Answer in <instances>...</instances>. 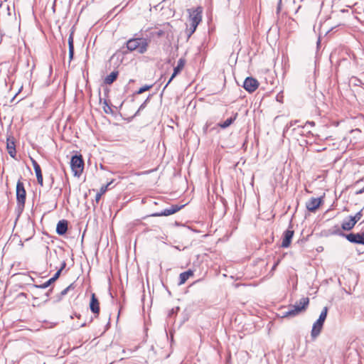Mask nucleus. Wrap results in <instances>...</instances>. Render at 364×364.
I'll return each instance as SVG.
<instances>
[{
  "instance_id": "f257e3e1",
  "label": "nucleus",
  "mask_w": 364,
  "mask_h": 364,
  "mask_svg": "<svg viewBox=\"0 0 364 364\" xmlns=\"http://www.w3.org/2000/svg\"><path fill=\"white\" fill-rule=\"evenodd\" d=\"M309 303L308 297H302L294 305L290 306L289 309L283 313L282 317H294L306 311Z\"/></svg>"
},
{
  "instance_id": "f03ea898",
  "label": "nucleus",
  "mask_w": 364,
  "mask_h": 364,
  "mask_svg": "<svg viewBox=\"0 0 364 364\" xmlns=\"http://www.w3.org/2000/svg\"><path fill=\"white\" fill-rule=\"evenodd\" d=\"M148 46L149 41L143 38H132L127 42V48L129 50L136 51L140 54L147 50Z\"/></svg>"
},
{
  "instance_id": "7ed1b4c3",
  "label": "nucleus",
  "mask_w": 364,
  "mask_h": 364,
  "mask_svg": "<svg viewBox=\"0 0 364 364\" xmlns=\"http://www.w3.org/2000/svg\"><path fill=\"white\" fill-rule=\"evenodd\" d=\"M191 33L195 32L198 25L202 19V9L198 7L195 9H188Z\"/></svg>"
},
{
  "instance_id": "20e7f679",
  "label": "nucleus",
  "mask_w": 364,
  "mask_h": 364,
  "mask_svg": "<svg viewBox=\"0 0 364 364\" xmlns=\"http://www.w3.org/2000/svg\"><path fill=\"white\" fill-rule=\"evenodd\" d=\"M328 313V308L324 307L319 316L318 319L314 323L311 336L314 339L316 338L321 333L323 323L326 318Z\"/></svg>"
},
{
  "instance_id": "39448f33",
  "label": "nucleus",
  "mask_w": 364,
  "mask_h": 364,
  "mask_svg": "<svg viewBox=\"0 0 364 364\" xmlns=\"http://www.w3.org/2000/svg\"><path fill=\"white\" fill-rule=\"evenodd\" d=\"M70 166L75 176H79L82 173L84 162L81 156H73L71 158Z\"/></svg>"
},
{
  "instance_id": "423d86ee",
  "label": "nucleus",
  "mask_w": 364,
  "mask_h": 364,
  "mask_svg": "<svg viewBox=\"0 0 364 364\" xmlns=\"http://www.w3.org/2000/svg\"><path fill=\"white\" fill-rule=\"evenodd\" d=\"M26 190L21 180H18L16 184V200L18 206L20 208H23L26 202Z\"/></svg>"
},
{
  "instance_id": "0eeeda50",
  "label": "nucleus",
  "mask_w": 364,
  "mask_h": 364,
  "mask_svg": "<svg viewBox=\"0 0 364 364\" xmlns=\"http://www.w3.org/2000/svg\"><path fill=\"white\" fill-rule=\"evenodd\" d=\"M183 207V205H173L170 208L164 210L161 213H157L153 214L152 216H154V217H159V216L171 215L174 214L176 212H178Z\"/></svg>"
},
{
  "instance_id": "6e6552de",
  "label": "nucleus",
  "mask_w": 364,
  "mask_h": 364,
  "mask_svg": "<svg viewBox=\"0 0 364 364\" xmlns=\"http://www.w3.org/2000/svg\"><path fill=\"white\" fill-rule=\"evenodd\" d=\"M257 80L252 77H247L244 82L243 87L249 92H252L258 87Z\"/></svg>"
},
{
  "instance_id": "1a4fd4ad",
  "label": "nucleus",
  "mask_w": 364,
  "mask_h": 364,
  "mask_svg": "<svg viewBox=\"0 0 364 364\" xmlns=\"http://www.w3.org/2000/svg\"><path fill=\"white\" fill-rule=\"evenodd\" d=\"M346 237L349 242L352 243L364 245L363 233H350L346 235Z\"/></svg>"
},
{
  "instance_id": "9d476101",
  "label": "nucleus",
  "mask_w": 364,
  "mask_h": 364,
  "mask_svg": "<svg viewBox=\"0 0 364 364\" xmlns=\"http://www.w3.org/2000/svg\"><path fill=\"white\" fill-rule=\"evenodd\" d=\"M321 203V199L320 198H312L308 202H306V207L308 210L311 212H315Z\"/></svg>"
},
{
  "instance_id": "9b49d317",
  "label": "nucleus",
  "mask_w": 364,
  "mask_h": 364,
  "mask_svg": "<svg viewBox=\"0 0 364 364\" xmlns=\"http://www.w3.org/2000/svg\"><path fill=\"white\" fill-rule=\"evenodd\" d=\"M186 60L183 58H180L178 61V64L176 67L173 69V73L169 79L168 82L166 85L165 87L168 86V85L172 81V80L178 74L181 73V71L183 69L185 66Z\"/></svg>"
},
{
  "instance_id": "f8f14e48",
  "label": "nucleus",
  "mask_w": 364,
  "mask_h": 364,
  "mask_svg": "<svg viewBox=\"0 0 364 364\" xmlns=\"http://www.w3.org/2000/svg\"><path fill=\"white\" fill-rule=\"evenodd\" d=\"M293 235L294 231L291 230H287L284 232L282 242V247L287 248L289 247Z\"/></svg>"
},
{
  "instance_id": "ddd939ff",
  "label": "nucleus",
  "mask_w": 364,
  "mask_h": 364,
  "mask_svg": "<svg viewBox=\"0 0 364 364\" xmlns=\"http://www.w3.org/2000/svg\"><path fill=\"white\" fill-rule=\"evenodd\" d=\"M31 161H32V164H33V168H34L35 172H36V175L38 183L41 186H43V175H42V173H41V167L38 165V164L34 159H31Z\"/></svg>"
},
{
  "instance_id": "4468645a",
  "label": "nucleus",
  "mask_w": 364,
  "mask_h": 364,
  "mask_svg": "<svg viewBox=\"0 0 364 364\" xmlns=\"http://www.w3.org/2000/svg\"><path fill=\"white\" fill-rule=\"evenodd\" d=\"M90 307L91 311L95 314H99L100 312V304L95 294L93 293L91 296V301L90 303Z\"/></svg>"
},
{
  "instance_id": "2eb2a0df",
  "label": "nucleus",
  "mask_w": 364,
  "mask_h": 364,
  "mask_svg": "<svg viewBox=\"0 0 364 364\" xmlns=\"http://www.w3.org/2000/svg\"><path fill=\"white\" fill-rule=\"evenodd\" d=\"M68 230V222L65 220H60L56 227V232L58 235H63Z\"/></svg>"
},
{
  "instance_id": "dca6fc26",
  "label": "nucleus",
  "mask_w": 364,
  "mask_h": 364,
  "mask_svg": "<svg viewBox=\"0 0 364 364\" xmlns=\"http://www.w3.org/2000/svg\"><path fill=\"white\" fill-rule=\"evenodd\" d=\"M355 224V220L350 216L348 220L343 222L341 227L344 230H350Z\"/></svg>"
},
{
  "instance_id": "f3484780",
  "label": "nucleus",
  "mask_w": 364,
  "mask_h": 364,
  "mask_svg": "<svg viewBox=\"0 0 364 364\" xmlns=\"http://www.w3.org/2000/svg\"><path fill=\"white\" fill-rule=\"evenodd\" d=\"M193 275V272L191 269L181 273L180 276H179V279H180L179 284L180 285L183 284Z\"/></svg>"
},
{
  "instance_id": "a211bd4d",
  "label": "nucleus",
  "mask_w": 364,
  "mask_h": 364,
  "mask_svg": "<svg viewBox=\"0 0 364 364\" xmlns=\"http://www.w3.org/2000/svg\"><path fill=\"white\" fill-rule=\"evenodd\" d=\"M7 150L11 157H14L16 154L15 144L13 140L7 139Z\"/></svg>"
},
{
  "instance_id": "6ab92c4d",
  "label": "nucleus",
  "mask_w": 364,
  "mask_h": 364,
  "mask_svg": "<svg viewBox=\"0 0 364 364\" xmlns=\"http://www.w3.org/2000/svg\"><path fill=\"white\" fill-rule=\"evenodd\" d=\"M118 72L113 71L105 78V83L107 85H111L117 77Z\"/></svg>"
},
{
  "instance_id": "aec40b11",
  "label": "nucleus",
  "mask_w": 364,
  "mask_h": 364,
  "mask_svg": "<svg viewBox=\"0 0 364 364\" xmlns=\"http://www.w3.org/2000/svg\"><path fill=\"white\" fill-rule=\"evenodd\" d=\"M111 184V183H107L106 186H103L101 187L100 192L97 193L95 196V200L99 202L101 198V196L107 191L108 186Z\"/></svg>"
},
{
  "instance_id": "412c9836",
  "label": "nucleus",
  "mask_w": 364,
  "mask_h": 364,
  "mask_svg": "<svg viewBox=\"0 0 364 364\" xmlns=\"http://www.w3.org/2000/svg\"><path fill=\"white\" fill-rule=\"evenodd\" d=\"M236 117H230L227 119L225 122L219 123L218 125L223 129H225L228 127L235 119Z\"/></svg>"
},
{
  "instance_id": "4be33fe9",
  "label": "nucleus",
  "mask_w": 364,
  "mask_h": 364,
  "mask_svg": "<svg viewBox=\"0 0 364 364\" xmlns=\"http://www.w3.org/2000/svg\"><path fill=\"white\" fill-rule=\"evenodd\" d=\"M65 263L63 262L61 268L58 271H57V272L54 274V276L52 278H50L51 281L55 282L59 277V276L60 275L61 271L65 267Z\"/></svg>"
},
{
  "instance_id": "5701e85b",
  "label": "nucleus",
  "mask_w": 364,
  "mask_h": 364,
  "mask_svg": "<svg viewBox=\"0 0 364 364\" xmlns=\"http://www.w3.org/2000/svg\"><path fill=\"white\" fill-rule=\"evenodd\" d=\"M362 210L358 212L355 216H352V218L353 220H355V223H356L358 221H359L362 217Z\"/></svg>"
},
{
  "instance_id": "b1692460",
  "label": "nucleus",
  "mask_w": 364,
  "mask_h": 364,
  "mask_svg": "<svg viewBox=\"0 0 364 364\" xmlns=\"http://www.w3.org/2000/svg\"><path fill=\"white\" fill-rule=\"evenodd\" d=\"M68 46H69V48H74L73 34H70L69 36Z\"/></svg>"
},
{
  "instance_id": "393cba45",
  "label": "nucleus",
  "mask_w": 364,
  "mask_h": 364,
  "mask_svg": "<svg viewBox=\"0 0 364 364\" xmlns=\"http://www.w3.org/2000/svg\"><path fill=\"white\" fill-rule=\"evenodd\" d=\"M150 87H151L150 86L145 85V86H144V87H141V88L139 90L138 93H139V94H141V93H143L144 92L147 91L148 90H149V88H150Z\"/></svg>"
},
{
  "instance_id": "a878e982",
  "label": "nucleus",
  "mask_w": 364,
  "mask_h": 364,
  "mask_svg": "<svg viewBox=\"0 0 364 364\" xmlns=\"http://www.w3.org/2000/svg\"><path fill=\"white\" fill-rule=\"evenodd\" d=\"M74 54V48H69V59L70 62L72 60Z\"/></svg>"
},
{
  "instance_id": "bb28decb",
  "label": "nucleus",
  "mask_w": 364,
  "mask_h": 364,
  "mask_svg": "<svg viewBox=\"0 0 364 364\" xmlns=\"http://www.w3.org/2000/svg\"><path fill=\"white\" fill-rule=\"evenodd\" d=\"M53 281H51V279L48 280L46 282H45L43 284H42L41 287L42 288H47Z\"/></svg>"
},
{
  "instance_id": "cd10ccee",
  "label": "nucleus",
  "mask_w": 364,
  "mask_h": 364,
  "mask_svg": "<svg viewBox=\"0 0 364 364\" xmlns=\"http://www.w3.org/2000/svg\"><path fill=\"white\" fill-rule=\"evenodd\" d=\"M72 285H70L69 287H68L67 288H65L64 290L62 291L61 294L63 295H65L68 293V291H69V289L71 288Z\"/></svg>"
},
{
  "instance_id": "c85d7f7f",
  "label": "nucleus",
  "mask_w": 364,
  "mask_h": 364,
  "mask_svg": "<svg viewBox=\"0 0 364 364\" xmlns=\"http://www.w3.org/2000/svg\"><path fill=\"white\" fill-rule=\"evenodd\" d=\"M363 192H364V188H362V189H360V190H359V191H356V194H361V193H363Z\"/></svg>"
},
{
  "instance_id": "c756f323",
  "label": "nucleus",
  "mask_w": 364,
  "mask_h": 364,
  "mask_svg": "<svg viewBox=\"0 0 364 364\" xmlns=\"http://www.w3.org/2000/svg\"><path fill=\"white\" fill-rule=\"evenodd\" d=\"M309 124H310L311 125H314V122H309Z\"/></svg>"
},
{
  "instance_id": "7c9ffc66",
  "label": "nucleus",
  "mask_w": 364,
  "mask_h": 364,
  "mask_svg": "<svg viewBox=\"0 0 364 364\" xmlns=\"http://www.w3.org/2000/svg\"><path fill=\"white\" fill-rule=\"evenodd\" d=\"M1 6V4H0V7Z\"/></svg>"
}]
</instances>
